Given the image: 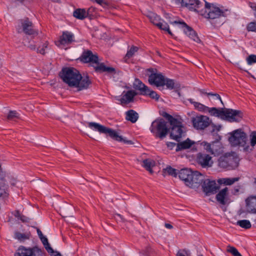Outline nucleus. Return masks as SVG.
I'll list each match as a JSON object with an SVG mask.
<instances>
[{"mask_svg": "<svg viewBox=\"0 0 256 256\" xmlns=\"http://www.w3.org/2000/svg\"><path fill=\"white\" fill-rule=\"evenodd\" d=\"M158 27L160 30L167 32L170 34L172 35V33L169 28V26L163 20H162Z\"/></svg>", "mask_w": 256, "mask_h": 256, "instance_id": "40", "label": "nucleus"}, {"mask_svg": "<svg viewBox=\"0 0 256 256\" xmlns=\"http://www.w3.org/2000/svg\"><path fill=\"white\" fill-rule=\"evenodd\" d=\"M18 220H20L23 222H29L30 219L26 216L21 214Z\"/></svg>", "mask_w": 256, "mask_h": 256, "instance_id": "52", "label": "nucleus"}, {"mask_svg": "<svg viewBox=\"0 0 256 256\" xmlns=\"http://www.w3.org/2000/svg\"><path fill=\"white\" fill-rule=\"evenodd\" d=\"M189 102L190 104L194 105L195 109L196 110L202 112H207V110L208 108V106H206L200 102H196L192 99L189 100Z\"/></svg>", "mask_w": 256, "mask_h": 256, "instance_id": "34", "label": "nucleus"}, {"mask_svg": "<svg viewBox=\"0 0 256 256\" xmlns=\"http://www.w3.org/2000/svg\"><path fill=\"white\" fill-rule=\"evenodd\" d=\"M40 238V239L42 243L43 244L45 248L48 251V252L49 253H51V254L53 253L54 250L50 246V245L48 242V238L44 236H43Z\"/></svg>", "mask_w": 256, "mask_h": 256, "instance_id": "37", "label": "nucleus"}, {"mask_svg": "<svg viewBox=\"0 0 256 256\" xmlns=\"http://www.w3.org/2000/svg\"><path fill=\"white\" fill-rule=\"evenodd\" d=\"M176 256H190V252L186 250H180L177 252Z\"/></svg>", "mask_w": 256, "mask_h": 256, "instance_id": "50", "label": "nucleus"}, {"mask_svg": "<svg viewBox=\"0 0 256 256\" xmlns=\"http://www.w3.org/2000/svg\"><path fill=\"white\" fill-rule=\"evenodd\" d=\"M246 62L248 64L251 65L256 62V55L251 54L246 58Z\"/></svg>", "mask_w": 256, "mask_h": 256, "instance_id": "49", "label": "nucleus"}, {"mask_svg": "<svg viewBox=\"0 0 256 256\" xmlns=\"http://www.w3.org/2000/svg\"><path fill=\"white\" fill-rule=\"evenodd\" d=\"M227 251L232 254L234 256H242L238 250L234 246H228Z\"/></svg>", "mask_w": 256, "mask_h": 256, "instance_id": "42", "label": "nucleus"}, {"mask_svg": "<svg viewBox=\"0 0 256 256\" xmlns=\"http://www.w3.org/2000/svg\"><path fill=\"white\" fill-rule=\"evenodd\" d=\"M30 232L29 231L22 233L18 231H16L14 233V238L20 242H24L30 238Z\"/></svg>", "mask_w": 256, "mask_h": 256, "instance_id": "28", "label": "nucleus"}, {"mask_svg": "<svg viewBox=\"0 0 256 256\" xmlns=\"http://www.w3.org/2000/svg\"><path fill=\"white\" fill-rule=\"evenodd\" d=\"M196 159L198 164L204 168L211 167L213 164L212 158L207 154L200 152L197 154Z\"/></svg>", "mask_w": 256, "mask_h": 256, "instance_id": "19", "label": "nucleus"}, {"mask_svg": "<svg viewBox=\"0 0 256 256\" xmlns=\"http://www.w3.org/2000/svg\"><path fill=\"white\" fill-rule=\"evenodd\" d=\"M212 98H213L214 99V100H220V102H221L222 103V99H221V98H220H220H217L216 96H212Z\"/></svg>", "mask_w": 256, "mask_h": 256, "instance_id": "58", "label": "nucleus"}, {"mask_svg": "<svg viewBox=\"0 0 256 256\" xmlns=\"http://www.w3.org/2000/svg\"><path fill=\"white\" fill-rule=\"evenodd\" d=\"M202 256V255H201V256Z\"/></svg>", "mask_w": 256, "mask_h": 256, "instance_id": "61", "label": "nucleus"}, {"mask_svg": "<svg viewBox=\"0 0 256 256\" xmlns=\"http://www.w3.org/2000/svg\"><path fill=\"white\" fill-rule=\"evenodd\" d=\"M60 76L64 82L78 90L87 88L90 84L88 76L82 77L79 71L72 67L63 68Z\"/></svg>", "mask_w": 256, "mask_h": 256, "instance_id": "1", "label": "nucleus"}, {"mask_svg": "<svg viewBox=\"0 0 256 256\" xmlns=\"http://www.w3.org/2000/svg\"><path fill=\"white\" fill-rule=\"evenodd\" d=\"M165 227L168 229H171L172 228V226L170 224H166Z\"/></svg>", "mask_w": 256, "mask_h": 256, "instance_id": "57", "label": "nucleus"}, {"mask_svg": "<svg viewBox=\"0 0 256 256\" xmlns=\"http://www.w3.org/2000/svg\"><path fill=\"white\" fill-rule=\"evenodd\" d=\"M146 75L148 77V83L157 88L164 87L165 76L156 68H148L146 70Z\"/></svg>", "mask_w": 256, "mask_h": 256, "instance_id": "9", "label": "nucleus"}, {"mask_svg": "<svg viewBox=\"0 0 256 256\" xmlns=\"http://www.w3.org/2000/svg\"><path fill=\"white\" fill-rule=\"evenodd\" d=\"M240 186H237L234 189L233 194H236L240 190Z\"/></svg>", "mask_w": 256, "mask_h": 256, "instance_id": "55", "label": "nucleus"}, {"mask_svg": "<svg viewBox=\"0 0 256 256\" xmlns=\"http://www.w3.org/2000/svg\"><path fill=\"white\" fill-rule=\"evenodd\" d=\"M57 256H61V254H58L57 255Z\"/></svg>", "mask_w": 256, "mask_h": 256, "instance_id": "60", "label": "nucleus"}, {"mask_svg": "<svg viewBox=\"0 0 256 256\" xmlns=\"http://www.w3.org/2000/svg\"><path fill=\"white\" fill-rule=\"evenodd\" d=\"M74 42L75 40L74 34L69 31H64L59 39L55 42V44L60 48L66 50Z\"/></svg>", "mask_w": 256, "mask_h": 256, "instance_id": "11", "label": "nucleus"}, {"mask_svg": "<svg viewBox=\"0 0 256 256\" xmlns=\"http://www.w3.org/2000/svg\"><path fill=\"white\" fill-rule=\"evenodd\" d=\"M247 210L252 214H256V196H251L246 200Z\"/></svg>", "mask_w": 256, "mask_h": 256, "instance_id": "22", "label": "nucleus"}, {"mask_svg": "<svg viewBox=\"0 0 256 256\" xmlns=\"http://www.w3.org/2000/svg\"><path fill=\"white\" fill-rule=\"evenodd\" d=\"M242 112L240 110L224 109L222 119L230 122H238L242 119Z\"/></svg>", "mask_w": 256, "mask_h": 256, "instance_id": "14", "label": "nucleus"}, {"mask_svg": "<svg viewBox=\"0 0 256 256\" xmlns=\"http://www.w3.org/2000/svg\"><path fill=\"white\" fill-rule=\"evenodd\" d=\"M194 144V142L193 141H192L188 138L186 140H184L182 142H180L176 144V152H178L189 148Z\"/></svg>", "mask_w": 256, "mask_h": 256, "instance_id": "24", "label": "nucleus"}, {"mask_svg": "<svg viewBox=\"0 0 256 256\" xmlns=\"http://www.w3.org/2000/svg\"><path fill=\"white\" fill-rule=\"evenodd\" d=\"M88 126L93 130L98 131L100 133L108 134L112 138L118 142H124V144H132L131 140H126L123 139L122 136L118 134L114 130L106 128L102 125L94 122L88 123Z\"/></svg>", "mask_w": 256, "mask_h": 256, "instance_id": "5", "label": "nucleus"}, {"mask_svg": "<svg viewBox=\"0 0 256 256\" xmlns=\"http://www.w3.org/2000/svg\"><path fill=\"white\" fill-rule=\"evenodd\" d=\"M32 248L20 246L14 254V256H31Z\"/></svg>", "mask_w": 256, "mask_h": 256, "instance_id": "27", "label": "nucleus"}, {"mask_svg": "<svg viewBox=\"0 0 256 256\" xmlns=\"http://www.w3.org/2000/svg\"><path fill=\"white\" fill-rule=\"evenodd\" d=\"M200 92L201 95H206L208 96H216L217 98H220V95L218 94H214L212 92H207L204 90H200Z\"/></svg>", "mask_w": 256, "mask_h": 256, "instance_id": "47", "label": "nucleus"}, {"mask_svg": "<svg viewBox=\"0 0 256 256\" xmlns=\"http://www.w3.org/2000/svg\"><path fill=\"white\" fill-rule=\"evenodd\" d=\"M134 85L135 88L138 90L142 95L146 94V92H148L149 90V88L138 79L135 80Z\"/></svg>", "mask_w": 256, "mask_h": 256, "instance_id": "26", "label": "nucleus"}, {"mask_svg": "<svg viewBox=\"0 0 256 256\" xmlns=\"http://www.w3.org/2000/svg\"><path fill=\"white\" fill-rule=\"evenodd\" d=\"M237 224L241 228L245 229H249L251 228L252 224L250 220H240L237 222Z\"/></svg>", "mask_w": 256, "mask_h": 256, "instance_id": "38", "label": "nucleus"}, {"mask_svg": "<svg viewBox=\"0 0 256 256\" xmlns=\"http://www.w3.org/2000/svg\"><path fill=\"white\" fill-rule=\"evenodd\" d=\"M90 10V8L88 11L84 8H76L73 12V16L78 20H84L88 16Z\"/></svg>", "mask_w": 256, "mask_h": 256, "instance_id": "25", "label": "nucleus"}, {"mask_svg": "<svg viewBox=\"0 0 256 256\" xmlns=\"http://www.w3.org/2000/svg\"><path fill=\"white\" fill-rule=\"evenodd\" d=\"M138 118V114L134 110H130L126 112V119L132 123L136 122Z\"/></svg>", "mask_w": 256, "mask_h": 256, "instance_id": "29", "label": "nucleus"}, {"mask_svg": "<svg viewBox=\"0 0 256 256\" xmlns=\"http://www.w3.org/2000/svg\"><path fill=\"white\" fill-rule=\"evenodd\" d=\"M229 13L228 9L220 8L206 2L204 10H202L200 14L206 18L214 20L226 16Z\"/></svg>", "mask_w": 256, "mask_h": 256, "instance_id": "4", "label": "nucleus"}, {"mask_svg": "<svg viewBox=\"0 0 256 256\" xmlns=\"http://www.w3.org/2000/svg\"><path fill=\"white\" fill-rule=\"evenodd\" d=\"M166 86L167 89L172 90L179 87L178 84L176 83L174 80L172 79L164 78V86Z\"/></svg>", "mask_w": 256, "mask_h": 256, "instance_id": "33", "label": "nucleus"}, {"mask_svg": "<svg viewBox=\"0 0 256 256\" xmlns=\"http://www.w3.org/2000/svg\"><path fill=\"white\" fill-rule=\"evenodd\" d=\"M224 110H218L216 108H209L207 112L212 116H218L222 119L224 118Z\"/></svg>", "mask_w": 256, "mask_h": 256, "instance_id": "30", "label": "nucleus"}, {"mask_svg": "<svg viewBox=\"0 0 256 256\" xmlns=\"http://www.w3.org/2000/svg\"><path fill=\"white\" fill-rule=\"evenodd\" d=\"M48 42H44L42 46H38L37 49L38 52L42 54H45L46 50L48 48Z\"/></svg>", "mask_w": 256, "mask_h": 256, "instance_id": "44", "label": "nucleus"}, {"mask_svg": "<svg viewBox=\"0 0 256 256\" xmlns=\"http://www.w3.org/2000/svg\"><path fill=\"white\" fill-rule=\"evenodd\" d=\"M138 48L136 46H132L129 50H128L125 56L124 60L127 62L128 60L134 56L136 52H138Z\"/></svg>", "mask_w": 256, "mask_h": 256, "instance_id": "36", "label": "nucleus"}, {"mask_svg": "<svg viewBox=\"0 0 256 256\" xmlns=\"http://www.w3.org/2000/svg\"><path fill=\"white\" fill-rule=\"evenodd\" d=\"M148 92H146V94H144V96H148L150 98H152V99H154L156 100H158L159 99L160 96L156 92H154L152 90H151L150 88H149V90H148Z\"/></svg>", "mask_w": 256, "mask_h": 256, "instance_id": "43", "label": "nucleus"}, {"mask_svg": "<svg viewBox=\"0 0 256 256\" xmlns=\"http://www.w3.org/2000/svg\"><path fill=\"white\" fill-rule=\"evenodd\" d=\"M246 30L248 32L256 31V22H252L248 23L246 26Z\"/></svg>", "mask_w": 256, "mask_h": 256, "instance_id": "46", "label": "nucleus"}, {"mask_svg": "<svg viewBox=\"0 0 256 256\" xmlns=\"http://www.w3.org/2000/svg\"><path fill=\"white\" fill-rule=\"evenodd\" d=\"M239 164V159L236 156L226 154L218 159V166L222 169L230 170L236 168Z\"/></svg>", "mask_w": 256, "mask_h": 256, "instance_id": "8", "label": "nucleus"}, {"mask_svg": "<svg viewBox=\"0 0 256 256\" xmlns=\"http://www.w3.org/2000/svg\"><path fill=\"white\" fill-rule=\"evenodd\" d=\"M193 172L188 168L182 169L178 171V176L183 180L186 186L190 184V180Z\"/></svg>", "mask_w": 256, "mask_h": 256, "instance_id": "23", "label": "nucleus"}, {"mask_svg": "<svg viewBox=\"0 0 256 256\" xmlns=\"http://www.w3.org/2000/svg\"><path fill=\"white\" fill-rule=\"evenodd\" d=\"M166 146L170 150L173 149L175 146L176 148V144L172 142H168Z\"/></svg>", "mask_w": 256, "mask_h": 256, "instance_id": "53", "label": "nucleus"}, {"mask_svg": "<svg viewBox=\"0 0 256 256\" xmlns=\"http://www.w3.org/2000/svg\"><path fill=\"white\" fill-rule=\"evenodd\" d=\"M80 60L84 63H90L95 64L94 67L95 70L97 72H106L109 74L115 72V69L112 67L107 66L104 63L98 62V57L96 54H94L90 50H84L80 57Z\"/></svg>", "mask_w": 256, "mask_h": 256, "instance_id": "2", "label": "nucleus"}, {"mask_svg": "<svg viewBox=\"0 0 256 256\" xmlns=\"http://www.w3.org/2000/svg\"><path fill=\"white\" fill-rule=\"evenodd\" d=\"M248 6L252 8V9L254 10V17L256 18V4L255 3H253L252 2H250L248 3Z\"/></svg>", "mask_w": 256, "mask_h": 256, "instance_id": "51", "label": "nucleus"}, {"mask_svg": "<svg viewBox=\"0 0 256 256\" xmlns=\"http://www.w3.org/2000/svg\"><path fill=\"white\" fill-rule=\"evenodd\" d=\"M31 256H44V252L37 247L32 248Z\"/></svg>", "mask_w": 256, "mask_h": 256, "instance_id": "41", "label": "nucleus"}, {"mask_svg": "<svg viewBox=\"0 0 256 256\" xmlns=\"http://www.w3.org/2000/svg\"><path fill=\"white\" fill-rule=\"evenodd\" d=\"M196 146L202 148L207 152L214 156H218L224 152L222 145L219 142H212L211 143L202 142L200 144H197Z\"/></svg>", "mask_w": 256, "mask_h": 256, "instance_id": "10", "label": "nucleus"}, {"mask_svg": "<svg viewBox=\"0 0 256 256\" xmlns=\"http://www.w3.org/2000/svg\"><path fill=\"white\" fill-rule=\"evenodd\" d=\"M204 179L203 174L197 171L193 172L190 180V184L187 186L192 188H198L202 184Z\"/></svg>", "mask_w": 256, "mask_h": 256, "instance_id": "17", "label": "nucleus"}, {"mask_svg": "<svg viewBox=\"0 0 256 256\" xmlns=\"http://www.w3.org/2000/svg\"><path fill=\"white\" fill-rule=\"evenodd\" d=\"M250 144L252 146L256 145V132L253 131L250 134Z\"/></svg>", "mask_w": 256, "mask_h": 256, "instance_id": "48", "label": "nucleus"}, {"mask_svg": "<svg viewBox=\"0 0 256 256\" xmlns=\"http://www.w3.org/2000/svg\"><path fill=\"white\" fill-rule=\"evenodd\" d=\"M18 116L19 114L16 110H10L8 114L7 118L8 120H12L15 118H18Z\"/></svg>", "mask_w": 256, "mask_h": 256, "instance_id": "45", "label": "nucleus"}, {"mask_svg": "<svg viewBox=\"0 0 256 256\" xmlns=\"http://www.w3.org/2000/svg\"><path fill=\"white\" fill-rule=\"evenodd\" d=\"M228 140L233 146L242 147L246 152L250 150V146L247 143L246 134L242 130L238 129L234 130L229 138Z\"/></svg>", "mask_w": 256, "mask_h": 256, "instance_id": "6", "label": "nucleus"}, {"mask_svg": "<svg viewBox=\"0 0 256 256\" xmlns=\"http://www.w3.org/2000/svg\"><path fill=\"white\" fill-rule=\"evenodd\" d=\"M116 216L120 217L122 220V216L120 214H116Z\"/></svg>", "mask_w": 256, "mask_h": 256, "instance_id": "59", "label": "nucleus"}, {"mask_svg": "<svg viewBox=\"0 0 256 256\" xmlns=\"http://www.w3.org/2000/svg\"><path fill=\"white\" fill-rule=\"evenodd\" d=\"M164 116L172 126L170 136L178 142H180L181 138L186 135V128L183 126L180 119L174 118L168 113H165Z\"/></svg>", "mask_w": 256, "mask_h": 256, "instance_id": "3", "label": "nucleus"}, {"mask_svg": "<svg viewBox=\"0 0 256 256\" xmlns=\"http://www.w3.org/2000/svg\"><path fill=\"white\" fill-rule=\"evenodd\" d=\"M202 188L206 195L214 194L217 192L218 186L214 180H210L209 179H204L202 184Z\"/></svg>", "mask_w": 256, "mask_h": 256, "instance_id": "16", "label": "nucleus"}, {"mask_svg": "<svg viewBox=\"0 0 256 256\" xmlns=\"http://www.w3.org/2000/svg\"><path fill=\"white\" fill-rule=\"evenodd\" d=\"M13 214L16 218L18 219L22 214L20 213V212L18 210H16L14 212Z\"/></svg>", "mask_w": 256, "mask_h": 256, "instance_id": "54", "label": "nucleus"}, {"mask_svg": "<svg viewBox=\"0 0 256 256\" xmlns=\"http://www.w3.org/2000/svg\"><path fill=\"white\" fill-rule=\"evenodd\" d=\"M142 165L147 170L152 173V168L155 166V162L152 159L147 158L142 160Z\"/></svg>", "mask_w": 256, "mask_h": 256, "instance_id": "31", "label": "nucleus"}, {"mask_svg": "<svg viewBox=\"0 0 256 256\" xmlns=\"http://www.w3.org/2000/svg\"><path fill=\"white\" fill-rule=\"evenodd\" d=\"M228 192V188L226 187L220 190L216 195V200L220 204L225 205L229 204L231 202Z\"/></svg>", "mask_w": 256, "mask_h": 256, "instance_id": "20", "label": "nucleus"}, {"mask_svg": "<svg viewBox=\"0 0 256 256\" xmlns=\"http://www.w3.org/2000/svg\"><path fill=\"white\" fill-rule=\"evenodd\" d=\"M174 23L180 24L184 34L194 41L196 42H199L200 41L196 32L184 22L174 21Z\"/></svg>", "mask_w": 256, "mask_h": 256, "instance_id": "18", "label": "nucleus"}, {"mask_svg": "<svg viewBox=\"0 0 256 256\" xmlns=\"http://www.w3.org/2000/svg\"><path fill=\"white\" fill-rule=\"evenodd\" d=\"M137 93L134 90H129L127 92H124L122 94V97L117 98L120 102L122 104H126L130 103L134 101V98L136 96Z\"/></svg>", "mask_w": 256, "mask_h": 256, "instance_id": "21", "label": "nucleus"}, {"mask_svg": "<svg viewBox=\"0 0 256 256\" xmlns=\"http://www.w3.org/2000/svg\"><path fill=\"white\" fill-rule=\"evenodd\" d=\"M150 130L156 138L160 139L164 138L169 130L166 122L162 118L154 120L152 123Z\"/></svg>", "mask_w": 256, "mask_h": 256, "instance_id": "7", "label": "nucleus"}, {"mask_svg": "<svg viewBox=\"0 0 256 256\" xmlns=\"http://www.w3.org/2000/svg\"><path fill=\"white\" fill-rule=\"evenodd\" d=\"M37 233H38V236L40 238L41 237L44 236L42 232H41V230L40 229L37 230Z\"/></svg>", "mask_w": 256, "mask_h": 256, "instance_id": "56", "label": "nucleus"}, {"mask_svg": "<svg viewBox=\"0 0 256 256\" xmlns=\"http://www.w3.org/2000/svg\"><path fill=\"white\" fill-rule=\"evenodd\" d=\"M192 122L195 129L197 130H204L210 126L211 121L208 116L199 115L192 117Z\"/></svg>", "mask_w": 256, "mask_h": 256, "instance_id": "12", "label": "nucleus"}, {"mask_svg": "<svg viewBox=\"0 0 256 256\" xmlns=\"http://www.w3.org/2000/svg\"><path fill=\"white\" fill-rule=\"evenodd\" d=\"M164 172L165 173H167L168 174L174 177H176L178 174L177 170L172 168L170 166H167L166 168L164 169Z\"/></svg>", "mask_w": 256, "mask_h": 256, "instance_id": "39", "label": "nucleus"}, {"mask_svg": "<svg viewBox=\"0 0 256 256\" xmlns=\"http://www.w3.org/2000/svg\"><path fill=\"white\" fill-rule=\"evenodd\" d=\"M240 180V178H222L218 180V182L220 184H222L225 186H230L234 184L235 182L238 181Z\"/></svg>", "mask_w": 256, "mask_h": 256, "instance_id": "32", "label": "nucleus"}, {"mask_svg": "<svg viewBox=\"0 0 256 256\" xmlns=\"http://www.w3.org/2000/svg\"><path fill=\"white\" fill-rule=\"evenodd\" d=\"M148 17L150 22L157 26H158L162 20L160 19V17L155 13H150L148 15Z\"/></svg>", "mask_w": 256, "mask_h": 256, "instance_id": "35", "label": "nucleus"}, {"mask_svg": "<svg viewBox=\"0 0 256 256\" xmlns=\"http://www.w3.org/2000/svg\"><path fill=\"white\" fill-rule=\"evenodd\" d=\"M16 30L18 33L24 32L28 35H32L36 33L33 28L32 24L28 18L22 19L18 21Z\"/></svg>", "mask_w": 256, "mask_h": 256, "instance_id": "13", "label": "nucleus"}, {"mask_svg": "<svg viewBox=\"0 0 256 256\" xmlns=\"http://www.w3.org/2000/svg\"><path fill=\"white\" fill-rule=\"evenodd\" d=\"M176 4H180L182 6H185L190 10L197 12L200 14V8L202 3L199 0H175Z\"/></svg>", "mask_w": 256, "mask_h": 256, "instance_id": "15", "label": "nucleus"}]
</instances>
